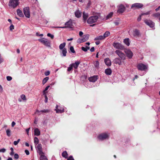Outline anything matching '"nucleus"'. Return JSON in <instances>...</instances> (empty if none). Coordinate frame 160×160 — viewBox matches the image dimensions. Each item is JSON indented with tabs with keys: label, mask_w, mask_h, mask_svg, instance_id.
I'll use <instances>...</instances> for the list:
<instances>
[{
	"label": "nucleus",
	"mask_w": 160,
	"mask_h": 160,
	"mask_svg": "<svg viewBox=\"0 0 160 160\" xmlns=\"http://www.w3.org/2000/svg\"><path fill=\"white\" fill-rule=\"evenodd\" d=\"M93 14V16H90L87 20V23L89 24L96 22L100 15V13H95Z\"/></svg>",
	"instance_id": "f257e3e1"
},
{
	"label": "nucleus",
	"mask_w": 160,
	"mask_h": 160,
	"mask_svg": "<svg viewBox=\"0 0 160 160\" xmlns=\"http://www.w3.org/2000/svg\"><path fill=\"white\" fill-rule=\"evenodd\" d=\"M19 3L18 0H9L8 6L13 8H16Z\"/></svg>",
	"instance_id": "f03ea898"
},
{
	"label": "nucleus",
	"mask_w": 160,
	"mask_h": 160,
	"mask_svg": "<svg viewBox=\"0 0 160 160\" xmlns=\"http://www.w3.org/2000/svg\"><path fill=\"white\" fill-rule=\"evenodd\" d=\"M38 41L44 45L48 47H51V42L46 39L41 38Z\"/></svg>",
	"instance_id": "7ed1b4c3"
},
{
	"label": "nucleus",
	"mask_w": 160,
	"mask_h": 160,
	"mask_svg": "<svg viewBox=\"0 0 160 160\" xmlns=\"http://www.w3.org/2000/svg\"><path fill=\"white\" fill-rule=\"evenodd\" d=\"M115 53L119 57V58L122 60H124L126 59V56L125 54L120 50H117L115 51Z\"/></svg>",
	"instance_id": "20e7f679"
},
{
	"label": "nucleus",
	"mask_w": 160,
	"mask_h": 160,
	"mask_svg": "<svg viewBox=\"0 0 160 160\" xmlns=\"http://www.w3.org/2000/svg\"><path fill=\"white\" fill-rule=\"evenodd\" d=\"M66 26L62 27H57V28H72L73 26L72 25V21L71 19H70L69 20L66 22L65 24Z\"/></svg>",
	"instance_id": "39448f33"
},
{
	"label": "nucleus",
	"mask_w": 160,
	"mask_h": 160,
	"mask_svg": "<svg viewBox=\"0 0 160 160\" xmlns=\"http://www.w3.org/2000/svg\"><path fill=\"white\" fill-rule=\"evenodd\" d=\"M109 137V134L106 133H102L98 136V138L100 140H103L108 139Z\"/></svg>",
	"instance_id": "423d86ee"
},
{
	"label": "nucleus",
	"mask_w": 160,
	"mask_h": 160,
	"mask_svg": "<svg viewBox=\"0 0 160 160\" xmlns=\"http://www.w3.org/2000/svg\"><path fill=\"white\" fill-rule=\"evenodd\" d=\"M137 68L138 70L141 71H145L148 68V66L142 63L139 64L137 65Z\"/></svg>",
	"instance_id": "0eeeda50"
},
{
	"label": "nucleus",
	"mask_w": 160,
	"mask_h": 160,
	"mask_svg": "<svg viewBox=\"0 0 160 160\" xmlns=\"http://www.w3.org/2000/svg\"><path fill=\"white\" fill-rule=\"evenodd\" d=\"M145 24L151 28L154 27L155 23L152 20L149 19H145L144 21Z\"/></svg>",
	"instance_id": "6e6552de"
},
{
	"label": "nucleus",
	"mask_w": 160,
	"mask_h": 160,
	"mask_svg": "<svg viewBox=\"0 0 160 160\" xmlns=\"http://www.w3.org/2000/svg\"><path fill=\"white\" fill-rule=\"evenodd\" d=\"M113 46L114 48L120 50H123L124 48V46L118 42H113Z\"/></svg>",
	"instance_id": "1a4fd4ad"
},
{
	"label": "nucleus",
	"mask_w": 160,
	"mask_h": 160,
	"mask_svg": "<svg viewBox=\"0 0 160 160\" xmlns=\"http://www.w3.org/2000/svg\"><path fill=\"white\" fill-rule=\"evenodd\" d=\"M143 7V5L141 3H136L132 4L131 7V8L133 9L142 8Z\"/></svg>",
	"instance_id": "9d476101"
},
{
	"label": "nucleus",
	"mask_w": 160,
	"mask_h": 160,
	"mask_svg": "<svg viewBox=\"0 0 160 160\" xmlns=\"http://www.w3.org/2000/svg\"><path fill=\"white\" fill-rule=\"evenodd\" d=\"M23 13L26 17L29 18L30 17L29 8L28 7L23 8Z\"/></svg>",
	"instance_id": "9b49d317"
},
{
	"label": "nucleus",
	"mask_w": 160,
	"mask_h": 160,
	"mask_svg": "<svg viewBox=\"0 0 160 160\" xmlns=\"http://www.w3.org/2000/svg\"><path fill=\"white\" fill-rule=\"evenodd\" d=\"M124 52L128 58L130 59L132 58L133 55V53L130 50L126 49Z\"/></svg>",
	"instance_id": "f8f14e48"
},
{
	"label": "nucleus",
	"mask_w": 160,
	"mask_h": 160,
	"mask_svg": "<svg viewBox=\"0 0 160 160\" xmlns=\"http://www.w3.org/2000/svg\"><path fill=\"white\" fill-rule=\"evenodd\" d=\"M37 152L39 154H44V153L42 152V145L41 144H38L37 147H36Z\"/></svg>",
	"instance_id": "ddd939ff"
},
{
	"label": "nucleus",
	"mask_w": 160,
	"mask_h": 160,
	"mask_svg": "<svg viewBox=\"0 0 160 160\" xmlns=\"http://www.w3.org/2000/svg\"><path fill=\"white\" fill-rule=\"evenodd\" d=\"M58 105H56V108L55 109V110L56 111V112L57 113H62L64 111V109L63 107H59L58 108Z\"/></svg>",
	"instance_id": "4468645a"
},
{
	"label": "nucleus",
	"mask_w": 160,
	"mask_h": 160,
	"mask_svg": "<svg viewBox=\"0 0 160 160\" xmlns=\"http://www.w3.org/2000/svg\"><path fill=\"white\" fill-rule=\"evenodd\" d=\"M89 16L88 13H86L85 12H82V20L84 22H86L88 19V18Z\"/></svg>",
	"instance_id": "2eb2a0df"
},
{
	"label": "nucleus",
	"mask_w": 160,
	"mask_h": 160,
	"mask_svg": "<svg viewBox=\"0 0 160 160\" xmlns=\"http://www.w3.org/2000/svg\"><path fill=\"white\" fill-rule=\"evenodd\" d=\"M122 60L119 58H116L113 60V62L114 63L118 64L119 65H121L122 63Z\"/></svg>",
	"instance_id": "dca6fc26"
},
{
	"label": "nucleus",
	"mask_w": 160,
	"mask_h": 160,
	"mask_svg": "<svg viewBox=\"0 0 160 160\" xmlns=\"http://www.w3.org/2000/svg\"><path fill=\"white\" fill-rule=\"evenodd\" d=\"M125 10V7H124V6L122 5H121L119 6L118 10L117 12L119 13H122Z\"/></svg>",
	"instance_id": "f3484780"
},
{
	"label": "nucleus",
	"mask_w": 160,
	"mask_h": 160,
	"mask_svg": "<svg viewBox=\"0 0 160 160\" xmlns=\"http://www.w3.org/2000/svg\"><path fill=\"white\" fill-rule=\"evenodd\" d=\"M80 63V61H75L74 63H72L71 64L72 65V66L74 68L76 69H77Z\"/></svg>",
	"instance_id": "a211bd4d"
},
{
	"label": "nucleus",
	"mask_w": 160,
	"mask_h": 160,
	"mask_svg": "<svg viewBox=\"0 0 160 160\" xmlns=\"http://www.w3.org/2000/svg\"><path fill=\"white\" fill-rule=\"evenodd\" d=\"M104 62L108 66H110L111 65V62L109 58H105L104 60Z\"/></svg>",
	"instance_id": "6ab92c4d"
},
{
	"label": "nucleus",
	"mask_w": 160,
	"mask_h": 160,
	"mask_svg": "<svg viewBox=\"0 0 160 160\" xmlns=\"http://www.w3.org/2000/svg\"><path fill=\"white\" fill-rule=\"evenodd\" d=\"M97 76H94L88 78V80L90 82H95L97 80Z\"/></svg>",
	"instance_id": "aec40b11"
},
{
	"label": "nucleus",
	"mask_w": 160,
	"mask_h": 160,
	"mask_svg": "<svg viewBox=\"0 0 160 160\" xmlns=\"http://www.w3.org/2000/svg\"><path fill=\"white\" fill-rule=\"evenodd\" d=\"M82 12L78 10H76L75 12V15L76 17L77 18H80L82 15Z\"/></svg>",
	"instance_id": "412c9836"
},
{
	"label": "nucleus",
	"mask_w": 160,
	"mask_h": 160,
	"mask_svg": "<svg viewBox=\"0 0 160 160\" xmlns=\"http://www.w3.org/2000/svg\"><path fill=\"white\" fill-rule=\"evenodd\" d=\"M89 37V34H86L83 36V38L81 39L80 42H84L88 40Z\"/></svg>",
	"instance_id": "4be33fe9"
},
{
	"label": "nucleus",
	"mask_w": 160,
	"mask_h": 160,
	"mask_svg": "<svg viewBox=\"0 0 160 160\" xmlns=\"http://www.w3.org/2000/svg\"><path fill=\"white\" fill-rule=\"evenodd\" d=\"M133 35L134 37L139 36L140 35L139 31L137 29L135 30L133 32Z\"/></svg>",
	"instance_id": "5701e85b"
},
{
	"label": "nucleus",
	"mask_w": 160,
	"mask_h": 160,
	"mask_svg": "<svg viewBox=\"0 0 160 160\" xmlns=\"http://www.w3.org/2000/svg\"><path fill=\"white\" fill-rule=\"evenodd\" d=\"M34 132L35 135L38 136L40 134V131L38 128H36L34 129Z\"/></svg>",
	"instance_id": "b1692460"
},
{
	"label": "nucleus",
	"mask_w": 160,
	"mask_h": 160,
	"mask_svg": "<svg viewBox=\"0 0 160 160\" xmlns=\"http://www.w3.org/2000/svg\"><path fill=\"white\" fill-rule=\"evenodd\" d=\"M123 42L127 46H129L130 45V40L129 38H125L123 40Z\"/></svg>",
	"instance_id": "393cba45"
},
{
	"label": "nucleus",
	"mask_w": 160,
	"mask_h": 160,
	"mask_svg": "<svg viewBox=\"0 0 160 160\" xmlns=\"http://www.w3.org/2000/svg\"><path fill=\"white\" fill-rule=\"evenodd\" d=\"M105 72L107 75H110L111 74L112 71L110 68H108L105 70Z\"/></svg>",
	"instance_id": "a878e982"
},
{
	"label": "nucleus",
	"mask_w": 160,
	"mask_h": 160,
	"mask_svg": "<svg viewBox=\"0 0 160 160\" xmlns=\"http://www.w3.org/2000/svg\"><path fill=\"white\" fill-rule=\"evenodd\" d=\"M17 12L18 15L19 17H22L23 16L22 12L21 10L18 9H17Z\"/></svg>",
	"instance_id": "bb28decb"
},
{
	"label": "nucleus",
	"mask_w": 160,
	"mask_h": 160,
	"mask_svg": "<svg viewBox=\"0 0 160 160\" xmlns=\"http://www.w3.org/2000/svg\"><path fill=\"white\" fill-rule=\"evenodd\" d=\"M104 39V38L102 35H100L94 39V40L97 41L98 40H102Z\"/></svg>",
	"instance_id": "cd10ccee"
},
{
	"label": "nucleus",
	"mask_w": 160,
	"mask_h": 160,
	"mask_svg": "<svg viewBox=\"0 0 160 160\" xmlns=\"http://www.w3.org/2000/svg\"><path fill=\"white\" fill-rule=\"evenodd\" d=\"M62 155L63 157L64 158H67L68 156L67 152L65 151L62 152Z\"/></svg>",
	"instance_id": "c85d7f7f"
},
{
	"label": "nucleus",
	"mask_w": 160,
	"mask_h": 160,
	"mask_svg": "<svg viewBox=\"0 0 160 160\" xmlns=\"http://www.w3.org/2000/svg\"><path fill=\"white\" fill-rule=\"evenodd\" d=\"M110 35V32L109 31H106L103 34V36L104 39L106 37H108Z\"/></svg>",
	"instance_id": "c756f323"
},
{
	"label": "nucleus",
	"mask_w": 160,
	"mask_h": 160,
	"mask_svg": "<svg viewBox=\"0 0 160 160\" xmlns=\"http://www.w3.org/2000/svg\"><path fill=\"white\" fill-rule=\"evenodd\" d=\"M44 154H40V160H48L47 157L44 155Z\"/></svg>",
	"instance_id": "7c9ffc66"
},
{
	"label": "nucleus",
	"mask_w": 160,
	"mask_h": 160,
	"mask_svg": "<svg viewBox=\"0 0 160 160\" xmlns=\"http://www.w3.org/2000/svg\"><path fill=\"white\" fill-rule=\"evenodd\" d=\"M72 69L73 67L72 66V65L71 64L69 65V67L68 68L67 71L68 72H72Z\"/></svg>",
	"instance_id": "2f4dec72"
},
{
	"label": "nucleus",
	"mask_w": 160,
	"mask_h": 160,
	"mask_svg": "<svg viewBox=\"0 0 160 160\" xmlns=\"http://www.w3.org/2000/svg\"><path fill=\"white\" fill-rule=\"evenodd\" d=\"M66 45V43L65 42H63L60 44L59 46V48L60 50L63 49L65 47Z\"/></svg>",
	"instance_id": "473e14b6"
},
{
	"label": "nucleus",
	"mask_w": 160,
	"mask_h": 160,
	"mask_svg": "<svg viewBox=\"0 0 160 160\" xmlns=\"http://www.w3.org/2000/svg\"><path fill=\"white\" fill-rule=\"evenodd\" d=\"M11 130L9 129H8L6 130L7 135L9 137L11 136Z\"/></svg>",
	"instance_id": "72a5a7b5"
},
{
	"label": "nucleus",
	"mask_w": 160,
	"mask_h": 160,
	"mask_svg": "<svg viewBox=\"0 0 160 160\" xmlns=\"http://www.w3.org/2000/svg\"><path fill=\"white\" fill-rule=\"evenodd\" d=\"M62 53L63 56H66V53H67V50L65 48H64L62 49Z\"/></svg>",
	"instance_id": "f704fd0d"
},
{
	"label": "nucleus",
	"mask_w": 160,
	"mask_h": 160,
	"mask_svg": "<svg viewBox=\"0 0 160 160\" xmlns=\"http://www.w3.org/2000/svg\"><path fill=\"white\" fill-rule=\"evenodd\" d=\"M113 15V12H111L108 14L106 17V19L107 20L112 17Z\"/></svg>",
	"instance_id": "c9c22d12"
},
{
	"label": "nucleus",
	"mask_w": 160,
	"mask_h": 160,
	"mask_svg": "<svg viewBox=\"0 0 160 160\" xmlns=\"http://www.w3.org/2000/svg\"><path fill=\"white\" fill-rule=\"evenodd\" d=\"M49 79L48 77H46L44 78L42 80V84L43 85L45 84L47 81Z\"/></svg>",
	"instance_id": "e433bc0d"
},
{
	"label": "nucleus",
	"mask_w": 160,
	"mask_h": 160,
	"mask_svg": "<svg viewBox=\"0 0 160 160\" xmlns=\"http://www.w3.org/2000/svg\"><path fill=\"white\" fill-rule=\"evenodd\" d=\"M39 142V140L38 138L35 137L34 138V143L35 145H37Z\"/></svg>",
	"instance_id": "4c0bfd02"
},
{
	"label": "nucleus",
	"mask_w": 160,
	"mask_h": 160,
	"mask_svg": "<svg viewBox=\"0 0 160 160\" xmlns=\"http://www.w3.org/2000/svg\"><path fill=\"white\" fill-rule=\"evenodd\" d=\"M152 16L156 18H159L160 17V13L158 12L155 13L153 14Z\"/></svg>",
	"instance_id": "58836bf2"
},
{
	"label": "nucleus",
	"mask_w": 160,
	"mask_h": 160,
	"mask_svg": "<svg viewBox=\"0 0 160 160\" xmlns=\"http://www.w3.org/2000/svg\"><path fill=\"white\" fill-rule=\"evenodd\" d=\"M50 112V110L49 109H44L41 110L42 113H48Z\"/></svg>",
	"instance_id": "ea45409f"
},
{
	"label": "nucleus",
	"mask_w": 160,
	"mask_h": 160,
	"mask_svg": "<svg viewBox=\"0 0 160 160\" xmlns=\"http://www.w3.org/2000/svg\"><path fill=\"white\" fill-rule=\"evenodd\" d=\"M94 65L96 68H98L99 67V62L98 61H96L94 62Z\"/></svg>",
	"instance_id": "a19ab883"
},
{
	"label": "nucleus",
	"mask_w": 160,
	"mask_h": 160,
	"mask_svg": "<svg viewBox=\"0 0 160 160\" xmlns=\"http://www.w3.org/2000/svg\"><path fill=\"white\" fill-rule=\"evenodd\" d=\"M151 12V11H150L147 12L145 13H142L141 14V16H142L144 15H149L150 13Z\"/></svg>",
	"instance_id": "79ce46f5"
},
{
	"label": "nucleus",
	"mask_w": 160,
	"mask_h": 160,
	"mask_svg": "<svg viewBox=\"0 0 160 160\" xmlns=\"http://www.w3.org/2000/svg\"><path fill=\"white\" fill-rule=\"evenodd\" d=\"M21 98L24 100H26V96L24 94H22L20 96Z\"/></svg>",
	"instance_id": "37998d69"
},
{
	"label": "nucleus",
	"mask_w": 160,
	"mask_h": 160,
	"mask_svg": "<svg viewBox=\"0 0 160 160\" xmlns=\"http://www.w3.org/2000/svg\"><path fill=\"white\" fill-rule=\"evenodd\" d=\"M70 49L71 52L73 53H75V52L74 50V48L72 46H71L70 47Z\"/></svg>",
	"instance_id": "c03bdc74"
},
{
	"label": "nucleus",
	"mask_w": 160,
	"mask_h": 160,
	"mask_svg": "<svg viewBox=\"0 0 160 160\" xmlns=\"http://www.w3.org/2000/svg\"><path fill=\"white\" fill-rule=\"evenodd\" d=\"M10 150H11V152L10 153V154L11 156H12L14 154V152H13V149L12 148H10Z\"/></svg>",
	"instance_id": "a18cd8bd"
},
{
	"label": "nucleus",
	"mask_w": 160,
	"mask_h": 160,
	"mask_svg": "<svg viewBox=\"0 0 160 160\" xmlns=\"http://www.w3.org/2000/svg\"><path fill=\"white\" fill-rule=\"evenodd\" d=\"M20 139H18L17 141H14L13 142V144H14L15 145H17L18 143V142H19V141H20Z\"/></svg>",
	"instance_id": "49530a36"
},
{
	"label": "nucleus",
	"mask_w": 160,
	"mask_h": 160,
	"mask_svg": "<svg viewBox=\"0 0 160 160\" xmlns=\"http://www.w3.org/2000/svg\"><path fill=\"white\" fill-rule=\"evenodd\" d=\"M43 95H44V96H45V103H47L48 102V97L46 95V94H43Z\"/></svg>",
	"instance_id": "de8ad7c7"
},
{
	"label": "nucleus",
	"mask_w": 160,
	"mask_h": 160,
	"mask_svg": "<svg viewBox=\"0 0 160 160\" xmlns=\"http://www.w3.org/2000/svg\"><path fill=\"white\" fill-rule=\"evenodd\" d=\"M49 87H50V86L48 85V86H47L45 88V89L44 90V91H43V94H46L45 92L48 90V89L49 88Z\"/></svg>",
	"instance_id": "09e8293b"
},
{
	"label": "nucleus",
	"mask_w": 160,
	"mask_h": 160,
	"mask_svg": "<svg viewBox=\"0 0 160 160\" xmlns=\"http://www.w3.org/2000/svg\"><path fill=\"white\" fill-rule=\"evenodd\" d=\"M47 36L48 37H50L52 39H53L54 38V35L50 33H48L47 34Z\"/></svg>",
	"instance_id": "8fccbe9b"
},
{
	"label": "nucleus",
	"mask_w": 160,
	"mask_h": 160,
	"mask_svg": "<svg viewBox=\"0 0 160 160\" xmlns=\"http://www.w3.org/2000/svg\"><path fill=\"white\" fill-rule=\"evenodd\" d=\"M14 158L15 159H18L19 158V156L17 153H15L14 154Z\"/></svg>",
	"instance_id": "3c124183"
},
{
	"label": "nucleus",
	"mask_w": 160,
	"mask_h": 160,
	"mask_svg": "<svg viewBox=\"0 0 160 160\" xmlns=\"http://www.w3.org/2000/svg\"><path fill=\"white\" fill-rule=\"evenodd\" d=\"M6 78L7 80L8 81H10L12 79V77L9 76H7Z\"/></svg>",
	"instance_id": "603ef678"
},
{
	"label": "nucleus",
	"mask_w": 160,
	"mask_h": 160,
	"mask_svg": "<svg viewBox=\"0 0 160 160\" xmlns=\"http://www.w3.org/2000/svg\"><path fill=\"white\" fill-rule=\"evenodd\" d=\"M10 30L11 31H12L14 29V26L13 24H11L9 27Z\"/></svg>",
	"instance_id": "864d4df0"
},
{
	"label": "nucleus",
	"mask_w": 160,
	"mask_h": 160,
	"mask_svg": "<svg viewBox=\"0 0 160 160\" xmlns=\"http://www.w3.org/2000/svg\"><path fill=\"white\" fill-rule=\"evenodd\" d=\"M81 49L84 52H87V49L86 47H82L81 48Z\"/></svg>",
	"instance_id": "5fc2aeb1"
},
{
	"label": "nucleus",
	"mask_w": 160,
	"mask_h": 160,
	"mask_svg": "<svg viewBox=\"0 0 160 160\" xmlns=\"http://www.w3.org/2000/svg\"><path fill=\"white\" fill-rule=\"evenodd\" d=\"M6 149L4 148H3L0 149V152H6Z\"/></svg>",
	"instance_id": "6e6d98bb"
},
{
	"label": "nucleus",
	"mask_w": 160,
	"mask_h": 160,
	"mask_svg": "<svg viewBox=\"0 0 160 160\" xmlns=\"http://www.w3.org/2000/svg\"><path fill=\"white\" fill-rule=\"evenodd\" d=\"M36 113L38 115H40L42 113L41 112V110L39 111L38 110H37L36 111Z\"/></svg>",
	"instance_id": "4d7b16f0"
},
{
	"label": "nucleus",
	"mask_w": 160,
	"mask_h": 160,
	"mask_svg": "<svg viewBox=\"0 0 160 160\" xmlns=\"http://www.w3.org/2000/svg\"><path fill=\"white\" fill-rule=\"evenodd\" d=\"M50 73L49 71H47L45 72V74L46 76H48L49 75Z\"/></svg>",
	"instance_id": "13d9d810"
},
{
	"label": "nucleus",
	"mask_w": 160,
	"mask_h": 160,
	"mask_svg": "<svg viewBox=\"0 0 160 160\" xmlns=\"http://www.w3.org/2000/svg\"><path fill=\"white\" fill-rule=\"evenodd\" d=\"M67 160H74V159L72 156H70Z\"/></svg>",
	"instance_id": "bf43d9fd"
},
{
	"label": "nucleus",
	"mask_w": 160,
	"mask_h": 160,
	"mask_svg": "<svg viewBox=\"0 0 160 160\" xmlns=\"http://www.w3.org/2000/svg\"><path fill=\"white\" fill-rule=\"evenodd\" d=\"M142 16H141V14L140 15H139V17L138 18H137V21L138 22L140 21L141 20V17Z\"/></svg>",
	"instance_id": "052dcab7"
},
{
	"label": "nucleus",
	"mask_w": 160,
	"mask_h": 160,
	"mask_svg": "<svg viewBox=\"0 0 160 160\" xmlns=\"http://www.w3.org/2000/svg\"><path fill=\"white\" fill-rule=\"evenodd\" d=\"M25 152L27 155H28L29 154V151L27 150H25Z\"/></svg>",
	"instance_id": "680f3d73"
},
{
	"label": "nucleus",
	"mask_w": 160,
	"mask_h": 160,
	"mask_svg": "<svg viewBox=\"0 0 160 160\" xmlns=\"http://www.w3.org/2000/svg\"><path fill=\"white\" fill-rule=\"evenodd\" d=\"M94 48L93 47L91 48L90 49V51L91 52H93L94 51Z\"/></svg>",
	"instance_id": "e2e57ef3"
},
{
	"label": "nucleus",
	"mask_w": 160,
	"mask_h": 160,
	"mask_svg": "<svg viewBox=\"0 0 160 160\" xmlns=\"http://www.w3.org/2000/svg\"><path fill=\"white\" fill-rule=\"evenodd\" d=\"M15 124H16L15 122H14L13 121L12 123V127H13L14 126V125H15Z\"/></svg>",
	"instance_id": "0e129e2a"
},
{
	"label": "nucleus",
	"mask_w": 160,
	"mask_h": 160,
	"mask_svg": "<svg viewBox=\"0 0 160 160\" xmlns=\"http://www.w3.org/2000/svg\"><path fill=\"white\" fill-rule=\"evenodd\" d=\"M3 91V89L2 86L0 84V92H2Z\"/></svg>",
	"instance_id": "69168bd1"
},
{
	"label": "nucleus",
	"mask_w": 160,
	"mask_h": 160,
	"mask_svg": "<svg viewBox=\"0 0 160 160\" xmlns=\"http://www.w3.org/2000/svg\"><path fill=\"white\" fill-rule=\"evenodd\" d=\"M83 34V33L82 31H80L79 32V35L80 36H81Z\"/></svg>",
	"instance_id": "338daca9"
},
{
	"label": "nucleus",
	"mask_w": 160,
	"mask_h": 160,
	"mask_svg": "<svg viewBox=\"0 0 160 160\" xmlns=\"http://www.w3.org/2000/svg\"><path fill=\"white\" fill-rule=\"evenodd\" d=\"M30 128H29L26 129V132L28 134V132H29V131Z\"/></svg>",
	"instance_id": "774afa93"
}]
</instances>
